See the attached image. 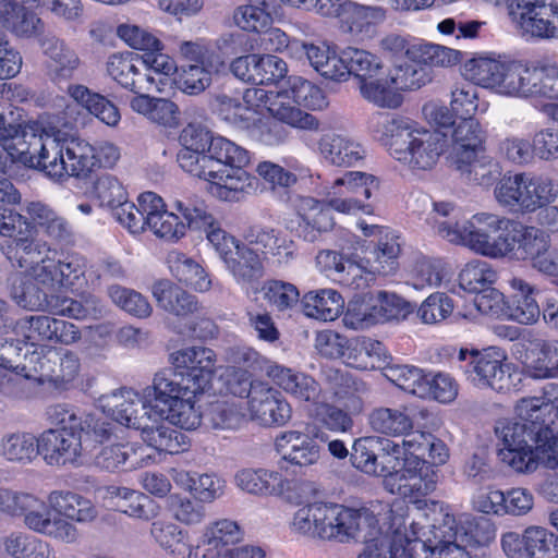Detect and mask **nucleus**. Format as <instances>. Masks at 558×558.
<instances>
[{
  "label": "nucleus",
  "mask_w": 558,
  "mask_h": 558,
  "mask_svg": "<svg viewBox=\"0 0 558 558\" xmlns=\"http://www.w3.org/2000/svg\"><path fill=\"white\" fill-rule=\"evenodd\" d=\"M377 519L342 505L313 502L298 509L292 521L295 533L326 541H367L376 534Z\"/></svg>",
  "instance_id": "obj_2"
},
{
  "label": "nucleus",
  "mask_w": 558,
  "mask_h": 558,
  "mask_svg": "<svg viewBox=\"0 0 558 558\" xmlns=\"http://www.w3.org/2000/svg\"><path fill=\"white\" fill-rule=\"evenodd\" d=\"M515 412L518 421L500 423L496 427V433L502 442L499 450V458L501 462L512 470V464L506 458V452L513 448L510 441L511 433L515 427H521L526 433H535L533 440L529 441V446H538L543 440H546L550 430L544 427L545 401L539 397H531L521 399L517 407Z\"/></svg>",
  "instance_id": "obj_20"
},
{
  "label": "nucleus",
  "mask_w": 558,
  "mask_h": 558,
  "mask_svg": "<svg viewBox=\"0 0 558 558\" xmlns=\"http://www.w3.org/2000/svg\"><path fill=\"white\" fill-rule=\"evenodd\" d=\"M376 532L371 536L373 541H367L357 558H430V550L438 541L435 537L426 542L411 539L400 527L395 529L391 533H383L378 522Z\"/></svg>",
  "instance_id": "obj_21"
},
{
  "label": "nucleus",
  "mask_w": 558,
  "mask_h": 558,
  "mask_svg": "<svg viewBox=\"0 0 558 558\" xmlns=\"http://www.w3.org/2000/svg\"><path fill=\"white\" fill-rule=\"evenodd\" d=\"M323 159L335 167H353L364 159L366 151L354 137L341 132H327L318 141Z\"/></svg>",
  "instance_id": "obj_35"
},
{
  "label": "nucleus",
  "mask_w": 558,
  "mask_h": 558,
  "mask_svg": "<svg viewBox=\"0 0 558 558\" xmlns=\"http://www.w3.org/2000/svg\"><path fill=\"white\" fill-rule=\"evenodd\" d=\"M0 24L19 38L36 37L45 28L36 13L14 0H0Z\"/></svg>",
  "instance_id": "obj_42"
},
{
  "label": "nucleus",
  "mask_w": 558,
  "mask_h": 558,
  "mask_svg": "<svg viewBox=\"0 0 558 558\" xmlns=\"http://www.w3.org/2000/svg\"><path fill=\"white\" fill-rule=\"evenodd\" d=\"M86 266V258L77 253L63 259L46 258L35 268V279L47 290L72 287L84 276Z\"/></svg>",
  "instance_id": "obj_29"
},
{
  "label": "nucleus",
  "mask_w": 558,
  "mask_h": 558,
  "mask_svg": "<svg viewBox=\"0 0 558 558\" xmlns=\"http://www.w3.org/2000/svg\"><path fill=\"white\" fill-rule=\"evenodd\" d=\"M167 262L172 276L185 286L198 292H207L211 288V280L205 269L184 253L172 251Z\"/></svg>",
  "instance_id": "obj_49"
},
{
  "label": "nucleus",
  "mask_w": 558,
  "mask_h": 558,
  "mask_svg": "<svg viewBox=\"0 0 558 558\" xmlns=\"http://www.w3.org/2000/svg\"><path fill=\"white\" fill-rule=\"evenodd\" d=\"M378 126L390 155L412 171L433 169L449 147L444 131L420 128L404 117L380 116Z\"/></svg>",
  "instance_id": "obj_3"
},
{
  "label": "nucleus",
  "mask_w": 558,
  "mask_h": 558,
  "mask_svg": "<svg viewBox=\"0 0 558 558\" xmlns=\"http://www.w3.org/2000/svg\"><path fill=\"white\" fill-rule=\"evenodd\" d=\"M454 363L466 379L478 388L509 392L518 385L517 375L512 373L513 364L501 348L489 347L482 351L461 348Z\"/></svg>",
  "instance_id": "obj_6"
},
{
  "label": "nucleus",
  "mask_w": 558,
  "mask_h": 558,
  "mask_svg": "<svg viewBox=\"0 0 558 558\" xmlns=\"http://www.w3.org/2000/svg\"><path fill=\"white\" fill-rule=\"evenodd\" d=\"M39 437L32 433H7L0 438V456L13 463L28 464L39 456Z\"/></svg>",
  "instance_id": "obj_50"
},
{
  "label": "nucleus",
  "mask_w": 558,
  "mask_h": 558,
  "mask_svg": "<svg viewBox=\"0 0 558 558\" xmlns=\"http://www.w3.org/2000/svg\"><path fill=\"white\" fill-rule=\"evenodd\" d=\"M247 105L265 107L270 117L281 123L305 131H318L319 120L296 107L289 90L268 92L263 88H248L243 95Z\"/></svg>",
  "instance_id": "obj_19"
},
{
  "label": "nucleus",
  "mask_w": 558,
  "mask_h": 558,
  "mask_svg": "<svg viewBox=\"0 0 558 558\" xmlns=\"http://www.w3.org/2000/svg\"><path fill=\"white\" fill-rule=\"evenodd\" d=\"M172 206L184 218L185 229L207 230L216 221L207 204L195 194L173 198Z\"/></svg>",
  "instance_id": "obj_56"
},
{
  "label": "nucleus",
  "mask_w": 558,
  "mask_h": 558,
  "mask_svg": "<svg viewBox=\"0 0 558 558\" xmlns=\"http://www.w3.org/2000/svg\"><path fill=\"white\" fill-rule=\"evenodd\" d=\"M1 147L19 161L45 171L50 155H56L57 136L46 133L39 124H9Z\"/></svg>",
  "instance_id": "obj_12"
},
{
  "label": "nucleus",
  "mask_w": 558,
  "mask_h": 558,
  "mask_svg": "<svg viewBox=\"0 0 558 558\" xmlns=\"http://www.w3.org/2000/svg\"><path fill=\"white\" fill-rule=\"evenodd\" d=\"M246 245L260 251L264 258L274 263L288 264L294 258L295 244L280 230L269 226L254 225L244 233Z\"/></svg>",
  "instance_id": "obj_30"
},
{
  "label": "nucleus",
  "mask_w": 558,
  "mask_h": 558,
  "mask_svg": "<svg viewBox=\"0 0 558 558\" xmlns=\"http://www.w3.org/2000/svg\"><path fill=\"white\" fill-rule=\"evenodd\" d=\"M535 433H526L521 427H515L511 433L513 448L506 452V458L512 464V471L519 474L534 473L541 463L548 468L558 466V436L553 438L548 434L546 440L538 446H529Z\"/></svg>",
  "instance_id": "obj_18"
},
{
  "label": "nucleus",
  "mask_w": 558,
  "mask_h": 558,
  "mask_svg": "<svg viewBox=\"0 0 558 558\" xmlns=\"http://www.w3.org/2000/svg\"><path fill=\"white\" fill-rule=\"evenodd\" d=\"M437 470L424 459L410 458L401 471L384 481L385 488L412 501H417L436 489Z\"/></svg>",
  "instance_id": "obj_22"
},
{
  "label": "nucleus",
  "mask_w": 558,
  "mask_h": 558,
  "mask_svg": "<svg viewBox=\"0 0 558 558\" xmlns=\"http://www.w3.org/2000/svg\"><path fill=\"white\" fill-rule=\"evenodd\" d=\"M186 386L177 383L170 372H158L153 381L154 416L163 417L183 429H196L202 415L195 408V397L204 391H187Z\"/></svg>",
  "instance_id": "obj_9"
},
{
  "label": "nucleus",
  "mask_w": 558,
  "mask_h": 558,
  "mask_svg": "<svg viewBox=\"0 0 558 558\" xmlns=\"http://www.w3.org/2000/svg\"><path fill=\"white\" fill-rule=\"evenodd\" d=\"M367 422L375 433L393 437L404 435L414 427L407 409L401 408H375L369 412Z\"/></svg>",
  "instance_id": "obj_52"
},
{
  "label": "nucleus",
  "mask_w": 558,
  "mask_h": 558,
  "mask_svg": "<svg viewBox=\"0 0 558 558\" xmlns=\"http://www.w3.org/2000/svg\"><path fill=\"white\" fill-rule=\"evenodd\" d=\"M157 306L180 320L198 314L202 304L197 298L169 280H159L151 286Z\"/></svg>",
  "instance_id": "obj_36"
},
{
  "label": "nucleus",
  "mask_w": 558,
  "mask_h": 558,
  "mask_svg": "<svg viewBox=\"0 0 558 558\" xmlns=\"http://www.w3.org/2000/svg\"><path fill=\"white\" fill-rule=\"evenodd\" d=\"M233 148L221 160H216L198 177L211 182L213 193L220 199L238 202L257 190V179L244 168L250 163V153L244 147L233 144Z\"/></svg>",
  "instance_id": "obj_8"
},
{
  "label": "nucleus",
  "mask_w": 558,
  "mask_h": 558,
  "mask_svg": "<svg viewBox=\"0 0 558 558\" xmlns=\"http://www.w3.org/2000/svg\"><path fill=\"white\" fill-rule=\"evenodd\" d=\"M104 499L131 518L148 521L156 514V506L148 496L128 487L107 486Z\"/></svg>",
  "instance_id": "obj_43"
},
{
  "label": "nucleus",
  "mask_w": 558,
  "mask_h": 558,
  "mask_svg": "<svg viewBox=\"0 0 558 558\" xmlns=\"http://www.w3.org/2000/svg\"><path fill=\"white\" fill-rule=\"evenodd\" d=\"M82 436L66 429H48L39 436V454L49 465L74 463L83 450Z\"/></svg>",
  "instance_id": "obj_31"
},
{
  "label": "nucleus",
  "mask_w": 558,
  "mask_h": 558,
  "mask_svg": "<svg viewBox=\"0 0 558 558\" xmlns=\"http://www.w3.org/2000/svg\"><path fill=\"white\" fill-rule=\"evenodd\" d=\"M510 16L515 26L525 35L548 38L547 2L543 0H515L510 5Z\"/></svg>",
  "instance_id": "obj_40"
},
{
  "label": "nucleus",
  "mask_w": 558,
  "mask_h": 558,
  "mask_svg": "<svg viewBox=\"0 0 558 558\" xmlns=\"http://www.w3.org/2000/svg\"><path fill=\"white\" fill-rule=\"evenodd\" d=\"M317 439L327 440V436L315 424H306L303 430L289 429L281 432L275 438V450L280 456V462L300 469L316 465L322 458V448Z\"/></svg>",
  "instance_id": "obj_17"
},
{
  "label": "nucleus",
  "mask_w": 558,
  "mask_h": 558,
  "mask_svg": "<svg viewBox=\"0 0 558 558\" xmlns=\"http://www.w3.org/2000/svg\"><path fill=\"white\" fill-rule=\"evenodd\" d=\"M150 535L162 548L170 550L177 558H192L193 548L185 541V534L174 523L165 520L154 521Z\"/></svg>",
  "instance_id": "obj_60"
},
{
  "label": "nucleus",
  "mask_w": 558,
  "mask_h": 558,
  "mask_svg": "<svg viewBox=\"0 0 558 558\" xmlns=\"http://www.w3.org/2000/svg\"><path fill=\"white\" fill-rule=\"evenodd\" d=\"M141 58L133 52L113 53L107 61L108 75L129 92H150L155 80L138 68Z\"/></svg>",
  "instance_id": "obj_34"
},
{
  "label": "nucleus",
  "mask_w": 558,
  "mask_h": 558,
  "mask_svg": "<svg viewBox=\"0 0 558 558\" xmlns=\"http://www.w3.org/2000/svg\"><path fill=\"white\" fill-rule=\"evenodd\" d=\"M414 312V305L396 293L387 291L355 295L349 301L342 317L352 330H365L390 322H401Z\"/></svg>",
  "instance_id": "obj_7"
},
{
  "label": "nucleus",
  "mask_w": 558,
  "mask_h": 558,
  "mask_svg": "<svg viewBox=\"0 0 558 558\" xmlns=\"http://www.w3.org/2000/svg\"><path fill=\"white\" fill-rule=\"evenodd\" d=\"M385 376L403 391L418 398H426V391L429 388L427 376L422 369L411 365L395 364L386 367Z\"/></svg>",
  "instance_id": "obj_63"
},
{
  "label": "nucleus",
  "mask_w": 558,
  "mask_h": 558,
  "mask_svg": "<svg viewBox=\"0 0 558 558\" xmlns=\"http://www.w3.org/2000/svg\"><path fill=\"white\" fill-rule=\"evenodd\" d=\"M480 525L468 514L456 518L445 514L438 525H433L437 544L430 550V558H471L465 547L478 544Z\"/></svg>",
  "instance_id": "obj_16"
},
{
  "label": "nucleus",
  "mask_w": 558,
  "mask_h": 558,
  "mask_svg": "<svg viewBox=\"0 0 558 558\" xmlns=\"http://www.w3.org/2000/svg\"><path fill=\"white\" fill-rule=\"evenodd\" d=\"M388 360L385 345L368 337L349 339L344 362L359 369L379 368Z\"/></svg>",
  "instance_id": "obj_45"
},
{
  "label": "nucleus",
  "mask_w": 558,
  "mask_h": 558,
  "mask_svg": "<svg viewBox=\"0 0 558 558\" xmlns=\"http://www.w3.org/2000/svg\"><path fill=\"white\" fill-rule=\"evenodd\" d=\"M267 376L282 391L300 402L313 405L322 397L319 383L304 372L276 363L267 367Z\"/></svg>",
  "instance_id": "obj_33"
},
{
  "label": "nucleus",
  "mask_w": 558,
  "mask_h": 558,
  "mask_svg": "<svg viewBox=\"0 0 558 558\" xmlns=\"http://www.w3.org/2000/svg\"><path fill=\"white\" fill-rule=\"evenodd\" d=\"M456 208L446 202L433 203L427 222L442 239L461 244L471 251L489 257L493 234L496 233L498 215L480 213L471 219L460 223L457 219Z\"/></svg>",
  "instance_id": "obj_4"
},
{
  "label": "nucleus",
  "mask_w": 558,
  "mask_h": 558,
  "mask_svg": "<svg viewBox=\"0 0 558 558\" xmlns=\"http://www.w3.org/2000/svg\"><path fill=\"white\" fill-rule=\"evenodd\" d=\"M527 182L525 172L505 177L495 190L497 201L510 208L534 211L531 186Z\"/></svg>",
  "instance_id": "obj_53"
},
{
  "label": "nucleus",
  "mask_w": 558,
  "mask_h": 558,
  "mask_svg": "<svg viewBox=\"0 0 558 558\" xmlns=\"http://www.w3.org/2000/svg\"><path fill=\"white\" fill-rule=\"evenodd\" d=\"M233 481L240 490L256 497L281 496L290 484L279 472L264 468L241 469Z\"/></svg>",
  "instance_id": "obj_38"
},
{
  "label": "nucleus",
  "mask_w": 558,
  "mask_h": 558,
  "mask_svg": "<svg viewBox=\"0 0 558 558\" xmlns=\"http://www.w3.org/2000/svg\"><path fill=\"white\" fill-rule=\"evenodd\" d=\"M159 417L153 416V422L140 428L142 439L159 452L177 454L189 448L187 437L167 425H155Z\"/></svg>",
  "instance_id": "obj_51"
},
{
  "label": "nucleus",
  "mask_w": 558,
  "mask_h": 558,
  "mask_svg": "<svg viewBox=\"0 0 558 558\" xmlns=\"http://www.w3.org/2000/svg\"><path fill=\"white\" fill-rule=\"evenodd\" d=\"M223 68L225 62L216 63L213 68L206 64L182 65L177 72L175 85L186 95H199L210 86L214 74Z\"/></svg>",
  "instance_id": "obj_55"
},
{
  "label": "nucleus",
  "mask_w": 558,
  "mask_h": 558,
  "mask_svg": "<svg viewBox=\"0 0 558 558\" xmlns=\"http://www.w3.org/2000/svg\"><path fill=\"white\" fill-rule=\"evenodd\" d=\"M99 402L105 413L126 427L140 429L146 423L153 422V404L149 405L144 397L132 389H121L102 396Z\"/></svg>",
  "instance_id": "obj_24"
},
{
  "label": "nucleus",
  "mask_w": 558,
  "mask_h": 558,
  "mask_svg": "<svg viewBox=\"0 0 558 558\" xmlns=\"http://www.w3.org/2000/svg\"><path fill=\"white\" fill-rule=\"evenodd\" d=\"M247 409L253 421L262 425H284L292 415L290 403L268 384L256 381Z\"/></svg>",
  "instance_id": "obj_28"
},
{
  "label": "nucleus",
  "mask_w": 558,
  "mask_h": 558,
  "mask_svg": "<svg viewBox=\"0 0 558 558\" xmlns=\"http://www.w3.org/2000/svg\"><path fill=\"white\" fill-rule=\"evenodd\" d=\"M362 97L379 108L397 109L403 102L401 93L391 85L390 75L368 78L359 84Z\"/></svg>",
  "instance_id": "obj_58"
},
{
  "label": "nucleus",
  "mask_w": 558,
  "mask_h": 558,
  "mask_svg": "<svg viewBox=\"0 0 558 558\" xmlns=\"http://www.w3.org/2000/svg\"><path fill=\"white\" fill-rule=\"evenodd\" d=\"M501 546L509 558H558V538L542 526H529L522 534L507 532Z\"/></svg>",
  "instance_id": "obj_23"
},
{
  "label": "nucleus",
  "mask_w": 558,
  "mask_h": 558,
  "mask_svg": "<svg viewBox=\"0 0 558 558\" xmlns=\"http://www.w3.org/2000/svg\"><path fill=\"white\" fill-rule=\"evenodd\" d=\"M497 280V271L485 260L473 259L459 274L460 287L472 293H480Z\"/></svg>",
  "instance_id": "obj_64"
},
{
  "label": "nucleus",
  "mask_w": 558,
  "mask_h": 558,
  "mask_svg": "<svg viewBox=\"0 0 558 558\" xmlns=\"http://www.w3.org/2000/svg\"><path fill=\"white\" fill-rule=\"evenodd\" d=\"M315 263L320 272L349 290H364L369 286V275L365 274L363 258H344L336 251L322 250L317 253Z\"/></svg>",
  "instance_id": "obj_26"
},
{
  "label": "nucleus",
  "mask_w": 558,
  "mask_h": 558,
  "mask_svg": "<svg viewBox=\"0 0 558 558\" xmlns=\"http://www.w3.org/2000/svg\"><path fill=\"white\" fill-rule=\"evenodd\" d=\"M57 154L50 155L45 174L61 182L69 177L87 178L97 167L96 149L90 144L77 140L56 138Z\"/></svg>",
  "instance_id": "obj_15"
},
{
  "label": "nucleus",
  "mask_w": 558,
  "mask_h": 558,
  "mask_svg": "<svg viewBox=\"0 0 558 558\" xmlns=\"http://www.w3.org/2000/svg\"><path fill=\"white\" fill-rule=\"evenodd\" d=\"M40 47L46 57L47 76L53 83H64L74 77L81 59L70 45L56 36H47L41 39Z\"/></svg>",
  "instance_id": "obj_32"
},
{
  "label": "nucleus",
  "mask_w": 558,
  "mask_h": 558,
  "mask_svg": "<svg viewBox=\"0 0 558 558\" xmlns=\"http://www.w3.org/2000/svg\"><path fill=\"white\" fill-rule=\"evenodd\" d=\"M474 84L517 99H558V66L536 65L499 54H478L464 64Z\"/></svg>",
  "instance_id": "obj_1"
},
{
  "label": "nucleus",
  "mask_w": 558,
  "mask_h": 558,
  "mask_svg": "<svg viewBox=\"0 0 558 558\" xmlns=\"http://www.w3.org/2000/svg\"><path fill=\"white\" fill-rule=\"evenodd\" d=\"M303 312L307 317L332 322L342 313L344 300L333 289L310 291L302 298Z\"/></svg>",
  "instance_id": "obj_47"
},
{
  "label": "nucleus",
  "mask_w": 558,
  "mask_h": 558,
  "mask_svg": "<svg viewBox=\"0 0 558 558\" xmlns=\"http://www.w3.org/2000/svg\"><path fill=\"white\" fill-rule=\"evenodd\" d=\"M5 551L14 558H52L47 542L23 532H13L3 539Z\"/></svg>",
  "instance_id": "obj_61"
},
{
  "label": "nucleus",
  "mask_w": 558,
  "mask_h": 558,
  "mask_svg": "<svg viewBox=\"0 0 558 558\" xmlns=\"http://www.w3.org/2000/svg\"><path fill=\"white\" fill-rule=\"evenodd\" d=\"M51 421L70 432L80 430L85 436V441H95L100 445L118 438L114 426L104 418L93 414L80 415L77 411L66 404H57L49 409Z\"/></svg>",
  "instance_id": "obj_27"
},
{
  "label": "nucleus",
  "mask_w": 558,
  "mask_h": 558,
  "mask_svg": "<svg viewBox=\"0 0 558 558\" xmlns=\"http://www.w3.org/2000/svg\"><path fill=\"white\" fill-rule=\"evenodd\" d=\"M379 187L378 179L362 171H347L336 179L327 192L328 206L344 215L373 214L367 202Z\"/></svg>",
  "instance_id": "obj_13"
},
{
  "label": "nucleus",
  "mask_w": 558,
  "mask_h": 558,
  "mask_svg": "<svg viewBox=\"0 0 558 558\" xmlns=\"http://www.w3.org/2000/svg\"><path fill=\"white\" fill-rule=\"evenodd\" d=\"M341 61L342 65L347 68L342 81L353 75L359 80V84L362 81L376 77L383 69L379 57L354 47H348L341 51Z\"/></svg>",
  "instance_id": "obj_54"
},
{
  "label": "nucleus",
  "mask_w": 558,
  "mask_h": 558,
  "mask_svg": "<svg viewBox=\"0 0 558 558\" xmlns=\"http://www.w3.org/2000/svg\"><path fill=\"white\" fill-rule=\"evenodd\" d=\"M387 19V10L381 5H365L350 1L347 4L342 22L352 34L368 33L372 27L381 24Z\"/></svg>",
  "instance_id": "obj_57"
},
{
  "label": "nucleus",
  "mask_w": 558,
  "mask_h": 558,
  "mask_svg": "<svg viewBox=\"0 0 558 558\" xmlns=\"http://www.w3.org/2000/svg\"><path fill=\"white\" fill-rule=\"evenodd\" d=\"M53 250L48 240L38 238L36 232L22 228L12 239L0 244V252L13 267L29 270L35 277V268L43 259L50 258Z\"/></svg>",
  "instance_id": "obj_25"
},
{
  "label": "nucleus",
  "mask_w": 558,
  "mask_h": 558,
  "mask_svg": "<svg viewBox=\"0 0 558 558\" xmlns=\"http://www.w3.org/2000/svg\"><path fill=\"white\" fill-rule=\"evenodd\" d=\"M11 515H22L31 531L64 544H74L81 538L76 525L56 514L48 499L31 493L17 492Z\"/></svg>",
  "instance_id": "obj_11"
},
{
  "label": "nucleus",
  "mask_w": 558,
  "mask_h": 558,
  "mask_svg": "<svg viewBox=\"0 0 558 558\" xmlns=\"http://www.w3.org/2000/svg\"><path fill=\"white\" fill-rule=\"evenodd\" d=\"M169 371L177 383L186 386L185 390L205 391L216 373L217 354L204 345H192L172 352Z\"/></svg>",
  "instance_id": "obj_14"
},
{
  "label": "nucleus",
  "mask_w": 558,
  "mask_h": 558,
  "mask_svg": "<svg viewBox=\"0 0 558 558\" xmlns=\"http://www.w3.org/2000/svg\"><path fill=\"white\" fill-rule=\"evenodd\" d=\"M48 501L56 514L73 524L74 522L92 523L98 517V511L92 500L72 490H52L48 494Z\"/></svg>",
  "instance_id": "obj_41"
},
{
  "label": "nucleus",
  "mask_w": 558,
  "mask_h": 558,
  "mask_svg": "<svg viewBox=\"0 0 558 558\" xmlns=\"http://www.w3.org/2000/svg\"><path fill=\"white\" fill-rule=\"evenodd\" d=\"M181 149L177 155L180 168L193 177L198 178L211 163L221 160L234 149V142L223 136H213L203 125L190 123L179 135Z\"/></svg>",
  "instance_id": "obj_10"
},
{
  "label": "nucleus",
  "mask_w": 558,
  "mask_h": 558,
  "mask_svg": "<svg viewBox=\"0 0 558 558\" xmlns=\"http://www.w3.org/2000/svg\"><path fill=\"white\" fill-rule=\"evenodd\" d=\"M291 51L299 58L305 57L310 64L324 77L342 81L347 68L342 65L341 53L337 54L326 43H305L293 40Z\"/></svg>",
  "instance_id": "obj_37"
},
{
  "label": "nucleus",
  "mask_w": 558,
  "mask_h": 558,
  "mask_svg": "<svg viewBox=\"0 0 558 558\" xmlns=\"http://www.w3.org/2000/svg\"><path fill=\"white\" fill-rule=\"evenodd\" d=\"M460 177L474 185L489 187L501 175L502 168L498 160L484 153H476L466 159L452 163Z\"/></svg>",
  "instance_id": "obj_44"
},
{
  "label": "nucleus",
  "mask_w": 558,
  "mask_h": 558,
  "mask_svg": "<svg viewBox=\"0 0 558 558\" xmlns=\"http://www.w3.org/2000/svg\"><path fill=\"white\" fill-rule=\"evenodd\" d=\"M233 21L238 27L246 32L260 33L266 29L272 19L269 13L268 0H248L240 5L233 13Z\"/></svg>",
  "instance_id": "obj_62"
},
{
  "label": "nucleus",
  "mask_w": 558,
  "mask_h": 558,
  "mask_svg": "<svg viewBox=\"0 0 558 558\" xmlns=\"http://www.w3.org/2000/svg\"><path fill=\"white\" fill-rule=\"evenodd\" d=\"M80 367V359L75 353L48 345L27 350L22 363L25 383L47 391L68 389L77 377Z\"/></svg>",
  "instance_id": "obj_5"
},
{
  "label": "nucleus",
  "mask_w": 558,
  "mask_h": 558,
  "mask_svg": "<svg viewBox=\"0 0 558 558\" xmlns=\"http://www.w3.org/2000/svg\"><path fill=\"white\" fill-rule=\"evenodd\" d=\"M400 253L399 235L389 229L386 230L374 250V262L363 259L365 274L369 275V283L375 279V275L388 276L393 274L397 270V259Z\"/></svg>",
  "instance_id": "obj_46"
},
{
  "label": "nucleus",
  "mask_w": 558,
  "mask_h": 558,
  "mask_svg": "<svg viewBox=\"0 0 558 558\" xmlns=\"http://www.w3.org/2000/svg\"><path fill=\"white\" fill-rule=\"evenodd\" d=\"M9 282L10 295L19 306L28 311H36L46 305L45 288L36 281L29 270L13 274Z\"/></svg>",
  "instance_id": "obj_48"
},
{
  "label": "nucleus",
  "mask_w": 558,
  "mask_h": 558,
  "mask_svg": "<svg viewBox=\"0 0 558 558\" xmlns=\"http://www.w3.org/2000/svg\"><path fill=\"white\" fill-rule=\"evenodd\" d=\"M225 264L240 283H250L263 276V264L254 248L240 245Z\"/></svg>",
  "instance_id": "obj_59"
},
{
  "label": "nucleus",
  "mask_w": 558,
  "mask_h": 558,
  "mask_svg": "<svg viewBox=\"0 0 558 558\" xmlns=\"http://www.w3.org/2000/svg\"><path fill=\"white\" fill-rule=\"evenodd\" d=\"M486 131L475 119H462L451 131L449 158L451 163L486 150Z\"/></svg>",
  "instance_id": "obj_39"
}]
</instances>
